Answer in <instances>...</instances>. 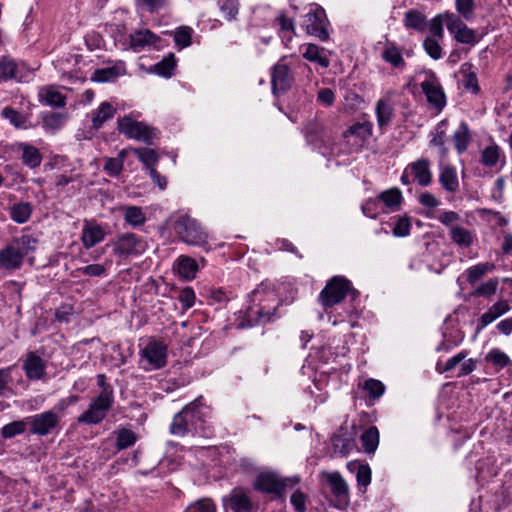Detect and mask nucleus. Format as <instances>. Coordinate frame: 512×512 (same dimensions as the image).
<instances>
[{"label": "nucleus", "instance_id": "obj_1", "mask_svg": "<svg viewBox=\"0 0 512 512\" xmlns=\"http://www.w3.org/2000/svg\"><path fill=\"white\" fill-rule=\"evenodd\" d=\"M253 301L258 300V304L249 306L247 310V318L250 326L257 324H266L272 322L279 306V301L274 292L263 294L259 290L252 293Z\"/></svg>", "mask_w": 512, "mask_h": 512}, {"label": "nucleus", "instance_id": "obj_2", "mask_svg": "<svg viewBox=\"0 0 512 512\" xmlns=\"http://www.w3.org/2000/svg\"><path fill=\"white\" fill-rule=\"evenodd\" d=\"M354 298L358 292L352 287L351 281L344 276H333L326 282V285L319 293L318 301L327 310L341 303L348 294Z\"/></svg>", "mask_w": 512, "mask_h": 512}, {"label": "nucleus", "instance_id": "obj_3", "mask_svg": "<svg viewBox=\"0 0 512 512\" xmlns=\"http://www.w3.org/2000/svg\"><path fill=\"white\" fill-rule=\"evenodd\" d=\"M172 227L179 239L186 244L194 246H205L207 244V234L202 230L199 223L187 214L179 215Z\"/></svg>", "mask_w": 512, "mask_h": 512}, {"label": "nucleus", "instance_id": "obj_4", "mask_svg": "<svg viewBox=\"0 0 512 512\" xmlns=\"http://www.w3.org/2000/svg\"><path fill=\"white\" fill-rule=\"evenodd\" d=\"M118 130L127 138L142 141L147 145H152L158 138V130L144 122L134 120L130 116H124L117 121Z\"/></svg>", "mask_w": 512, "mask_h": 512}, {"label": "nucleus", "instance_id": "obj_5", "mask_svg": "<svg viewBox=\"0 0 512 512\" xmlns=\"http://www.w3.org/2000/svg\"><path fill=\"white\" fill-rule=\"evenodd\" d=\"M114 255L118 257H128L130 255H140L147 248L146 242L135 233H122L111 241Z\"/></svg>", "mask_w": 512, "mask_h": 512}, {"label": "nucleus", "instance_id": "obj_6", "mask_svg": "<svg viewBox=\"0 0 512 512\" xmlns=\"http://www.w3.org/2000/svg\"><path fill=\"white\" fill-rule=\"evenodd\" d=\"M328 20L325 10L320 6H315L314 9L309 11L303 19L302 28L308 35L317 37L321 41L329 39V32L327 30Z\"/></svg>", "mask_w": 512, "mask_h": 512}, {"label": "nucleus", "instance_id": "obj_7", "mask_svg": "<svg viewBox=\"0 0 512 512\" xmlns=\"http://www.w3.org/2000/svg\"><path fill=\"white\" fill-rule=\"evenodd\" d=\"M420 87L426 96L427 102L438 112H441L446 106V95L435 72H427L426 78L421 82Z\"/></svg>", "mask_w": 512, "mask_h": 512}, {"label": "nucleus", "instance_id": "obj_8", "mask_svg": "<svg viewBox=\"0 0 512 512\" xmlns=\"http://www.w3.org/2000/svg\"><path fill=\"white\" fill-rule=\"evenodd\" d=\"M29 431L33 435L47 436L55 430L60 423V415L54 410L28 416Z\"/></svg>", "mask_w": 512, "mask_h": 512}, {"label": "nucleus", "instance_id": "obj_9", "mask_svg": "<svg viewBox=\"0 0 512 512\" xmlns=\"http://www.w3.org/2000/svg\"><path fill=\"white\" fill-rule=\"evenodd\" d=\"M445 24L448 31L454 35L457 42L474 45L478 42L475 31L469 28L459 17L447 13Z\"/></svg>", "mask_w": 512, "mask_h": 512}, {"label": "nucleus", "instance_id": "obj_10", "mask_svg": "<svg viewBox=\"0 0 512 512\" xmlns=\"http://www.w3.org/2000/svg\"><path fill=\"white\" fill-rule=\"evenodd\" d=\"M285 57L281 58L272 68L271 85L274 95L288 91L293 83V76L290 68L284 63Z\"/></svg>", "mask_w": 512, "mask_h": 512}, {"label": "nucleus", "instance_id": "obj_11", "mask_svg": "<svg viewBox=\"0 0 512 512\" xmlns=\"http://www.w3.org/2000/svg\"><path fill=\"white\" fill-rule=\"evenodd\" d=\"M167 345L162 341L150 339L142 349V357L153 369H161L167 363Z\"/></svg>", "mask_w": 512, "mask_h": 512}, {"label": "nucleus", "instance_id": "obj_12", "mask_svg": "<svg viewBox=\"0 0 512 512\" xmlns=\"http://www.w3.org/2000/svg\"><path fill=\"white\" fill-rule=\"evenodd\" d=\"M372 134V124L370 122L355 123L343 132V138L349 145V152L358 151L364 142Z\"/></svg>", "mask_w": 512, "mask_h": 512}, {"label": "nucleus", "instance_id": "obj_13", "mask_svg": "<svg viewBox=\"0 0 512 512\" xmlns=\"http://www.w3.org/2000/svg\"><path fill=\"white\" fill-rule=\"evenodd\" d=\"M327 482L330 485L331 493L336 499L335 507L345 509L349 506V487L339 472L325 473Z\"/></svg>", "mask_w": 512, "mask_h": 512}, {"label": "nucleus", "instance_id": "obj_14", "mask_svg": "<svg viewBox=\"0 0 512 512\" xmlns=\"http://www.w3.org/2000/svg\"><path fill=\"white\" fill-rule=\"evenodd\" d=\"M184 407H191L190 413H188L187 416L192 417L198 432L200 431L204 435H207L210 432V427L207 425V419L210 416V408L203 403V397L199 396Z\"/></svg>", "mask_w": 512, "mask_h": 512}, {"label": "nucleus", "instance_id": "obj_15", "mask_svg": "<svg viewBox=\"0 0 512 512\" xmlns=\"http://www.w3.org/2000/svg\"><path fill=\"white\" fill-rule=\"evenodd\" d=\"M107 234L108 232L101 224L95 221L84 220L81 241L86 249H91L101 243Z\"/></svg>", "mask_w": 512, "mask_h": 512}, {"label": "nucleus", "instance_id": "obj_16", "mask_svg": "<svg viewBox=\"0 0 512 512\" xmlns=\"http://www.w3.org/2000/svg\"><path fill=\"white\" fill-rule=\"evenodd\" d=\"M254 489L279 498L283 497V484H281L280 478L272 472L260 473L254 482Z\"/></svg>", "mask_w": 512, "mask_h": 512}, {"label": "nucleus", "instance_id": "obj_17", "mask_svg": "<svg viewBox=\"0 0 512 512\" xmlns=\"http://www.w3.org/2000/svg\"><path fill=\"white\" fill-rule=\"evenodd\" d=\"M23 370L29 380H40L46 373L44 360L34 352H29L23 363Z\"/></svg>", "mask_w": 512, "mask_h": 512}, {"label": "nucleus", "instance_id": "obj_18", "mask_svg": "<svg viewBox=\"0 0 512 512\" xmlns=\"http://www.w3.org/2000/svg\"><path fill=\"white\" fill-rule=\"evenodd\" d=\"M413 180L420 186H429L432 182V173L430 169V161L426 158H421L408 165Z\"/></svg>", "mask_w": 512, "mask_h": 512}, {"label": "nucleus", "instance_id": "obj_19", "mask_svg": "<svg viewBox=\"0 0 512 512\" xmlns=\"http://www.w3.org/2000/svg\"><path fill=\"white\" fill-rule=\"evenodd\" d=\"M23 257L12 243L0 251V267L5 270L19 269L23 263Z\"/></svg>", "mask_w": 512, "mask_h": 512}, {"label": "nucleus", "instance_id": "obj_20", "mask_svg": "<svg viewBox=\"0 0 512 512\" xmlns=\"http://www.w3.org/2000/svg\"><path fill=\"white\" fill-rule=\"evenodd\" d=\"M191 407H183L182 410L176 413L169 426V432L178 437H184L191 433V423L187 422L186 418L190 413Z\"/></svg>", "mask_w": 512, "mask_h": 512}, {"label": "nucleus", "instance_id": "obj_21", "mask_svg": "<svg viewBox=\"0 0 512 512\" xmlns=\"http://www.w3.org/2000/svg\"><path fill=\"white\" fill-rule=\"evenodd\" d=\"M160 40V37L149 29L137 30L130 35V48L135 51H141L148 45H153Z\"/></svg>", "mask_w": 512, "mask_h": 512}, {"label": "nucleus", "instance_id": "obj_22", "mask_svg": "<svg viewBox=\"0 0 512 512\" xmlns=\"http://www.w3.org/2000/svg\"><path fill=\"white\" fill-rule=\"evenodd\" d=\"M39 100L42 104L61 108L66 105V96L55 86H44L39 90Z\"/></svg>", "mask_w": 512, "mask_h": 512}, {"label": "nucleus", "instance_id": "obj_23", "mask_svg": "<svg viewBox=\"0 0 512 512\" xmlns=\"http://www.w3.org/2000/svg\"><path fill=\"white\" fill-rule=\"evenodd\" d=\"M116 108L109 102H102L99 107L91 112L92 128L100 129L103 124L112 119L116 114Z\"/></svg>", "mask_w": 512, "mask_h": 512}, {"label": "nucleus", "instance_id": "obj_24", "mask_svg": "<svg viewBox=\"0 0 512 512\" xmlns=\"http://www.w3.org/2000/svg\"><path fill=\"white\" fill-rule=\"evenodd\" d=\"M403 25L406 29L425 32L428 27V20L419 10L410 9L404 14Z\"/></svg>", "mask_w": 512, "mask_h": 512}, {"label": "nucleus", "instance_id": "obj_25", "mask_svg": "<svg viewBox=\"0 0 512 512\" xmlns=\"http://www.w3.org/2000/svg\"><path fill=\"white\" fill-rule=\"evenodd\" d=\"M439 183L445 191L455 193L459 189V180L456 169L450 165L441 167Z\"/></svg>", "mask_w": 512, "mask_h": 512}, {"label": "nucleus", "instance_id": "obj_26", "mask_svg": "<svg viewBox=\"0 0 512 512\" xmlns=\"http://www.w3.org/2000/svg\"><path fill=\"white\" fill-rule=\"evenodd\" d=\"M480 162L486 167H494L501 162L502 167L505 164V155L497 144L492 143L482 150Z\"/></svg>", "mask_w": 512, "mask_h": 512}, {"label": "nucleus", "instance_id": "obj_27", "mask_svg": "<svg viewBox=\"0 0 512 512\" xmlns=\"http://www.w3.org/2000/svg\"><path fill=\"white\" fill-rule=\"evenodd\" d=\"M509 309L510 306L506 301L496 302L488 309V311L482 314L477 330H482L484 327H486L487 325L495 321L497 318L508 312Z\"/></svg>", "mask_w": 512, "mask_h": 512}, {"label": "nucleus", "instance_id": "obj_28", "mask_svg": "<svg viewBox=\"0 0 512 512\" xmlns=\"http://www.w3.org/2000/svg\"><path fill=\"white\" fill-rule=\"evenodd\" d=\"M302 56L307 61L317 63L322 68H328L330 65V60L325 54V49L313 43L305 45Z\"/></svg>", "mask_w": 512, "mask_h": 512}, {"label": "nucleus", "instance_id": "obj_29", "mask_svg": "<svg viewBox=\"0 0 512 512\" xmlns=\"http://www.w3.org/2000/svg\"><path fill=\"white\" fill-rule=\"evenodd\" d=\"M382 58L385 62L391 64L394 68L404 69L406 66L400 49L393 42H387L382 52Z\"/></svg>", "mask_w": 512, "mask_h": 512}, {"label": "nucleus", "instance_id": "obj_30", "mask_svg": "<svg viewBox=\"0 0 512 512\" xmlns=\"http://www.w3.org/2000/svg\"><path fill=\"white\" fill-rule=\"evenodd\" d=\"M19 148L22 151L21 160L23 164L32 169L40 166L42 155L36 147L21 143L19 144Z\"/></svg>", "mask_w": 512, "mask_h": 512}, {"label": "nucleus", "instance_id": "obj_31", "mask_svg": "<svg viewBox=\"0 0 512 512\" xmlns=\"http://www.w3.org/2000/svg\"><path fill=\"white\" fill-rule=\"evenodd\" d=\"M449 234L451 240L459 247L468 248L474 242L473 233L461 226H452Z\"/></svg>", "mask_w": 512, "mask_h": 512}, {"label": "nucleus", "instance_id": "obj_32", "mask_svg": "<svg viewBox=\"0 0 512 512\" xmlns=\"http://www.w3.org/2000/svg\"><path fill=\"white\" fill-rule=\"evenodd\" d=\"M471 140L469 127L466 122H461L458 129L453 134L455 149L459 154L465 152Z\"/></svg>", "mask_w": 512, "mask_h": 512}, {"label": "nucleus", "instance_id": "obj_33", "mask_svg": "<svg viewBox=\"0 0 512 512\" xmlns=\"http://www.w3.org/2000/svg\"><path fill=\"white\" fill-rule=\"evenodd\" d=\"M177 271L183 278L192 280L198 271V264L189 256H180L177 260Z\"/></svg>", "mask_w": 512, "mask_h": 512}, {"label": "nucleus", "instance_id": "obj_34", "mask_svg": "<svg viewBox=\"0 0 512 512\" xmlns=\"http://www.w3.org/2000/svg\"><path fill=\"white\" fill-rule=\"evenodd\" d=\"M360 441L364 451L367 454L374 453L379 445V431L376 426H371L366 429L361 437Z\"/></svg>", "mask_w": 512, "mask_h": 512}, {"label": "nucleus", "instance_id": "obj_35", "mask_svg": "<svg viewBox=\"0 0 512 512\" xmlns=\"http://www.w3.org/2000/svg\"><path fill=\"white\" fill-rule=\"evenodd\" d=\"M228 506L234 512H251L253 504L244 493L234 492L228 499Z\"/></svg>", "mask_w": 512, "mask_h": 512}, {"label": "nucleus", "instance_id": "obj_36", "mask_svg": "<svg viewBox=\"0 0 512 512\" xmlns=\"http://www.w3.org/2000/svg\"><path fill=\"white\" fill-rule=\"evenodd\" d=\"M124 220L132 227H140L145 224L147 218L143 209L139 206L124 207Z\"/></svg>", "mask_w": 512, "mask_h": 512}, {"label": "nucleus", "instance_id": "obj_37", "mask_svg": "<svg viewBox=\"0 0 512 512\" xmlns=\"http://www.w3.org/2000/svg\"><path fill=\"white\" fill-rule=\"evenodd\" d=\"M27 426H29V423L28 418L26 417L24 419L16 420L4 425L1 428L0 433L2 438L10 439L17 435L23 434L26 431Z\"/></svg>", "mask_w": 512, "mask_h": 512}, {"label": "nucleus", "instance_id": "obj_38", "mask_svg": "<svg viewBox=\"0 0 512 512\" xmlns=\"http://www.w3.org/2000/svg\"><path fill=\"white\" fill-rule=\"evenodd\" d=\"M376 116L380 128H383L391 123L393 117V108L388 103V101L384 99L378 100L376 104Z\"/></svg>", "mask_w": 512, "mask_h": 512}, {"label": "nucleus", "instance_id": "obj_39", "mask_svg": "<svg viewBox=\"0 0 512 512\" xmlns=\"http://www.w3.org/2000/svg\"><path fill=\"white\" fill-rule=\"evenodd\" d=\"M11 243L24 258L29 253L36 250L38 241L32 235H22L21 237L13 240Z\"/></svg>", "mask_w": 512, "mask_h": 512}, {"label": "nucleus", "instance_id": "obj_40", "mask_svg": "<svg viewBox=\"0 0 512 512\" xmlns=\"http://www.w3.org/2000/svg\"><path fill=\"white\" fill-rule=\"evenodd\" d=\"M176 67V60L173 53H169L161 61L156 63L153 67L154 73L159 76L170 78L173 75V71Z\"/></svg>", "mask_w": 512, "mask_h": 512}, {"label": "nucleus", "instance_id": "obj_41", "mask_svg": "<svg viewBox=\"0 0 512 512\" xmlns=\"http://www.w3.org/2000/svg\"><path fill=\"white\" fill-rule=\"evenodd\" d=\"M133 153L138 157L144 166L150 171L155 169V166L159 160L158 153L151 148H135Z\"/></svg>", "mask_w": 512, "mask_h": 512}, {"label": "nucleus", "instance_id": "obj_42", "mask_svg": "<svg viewBox=\"0 0 512 512\" xmlns=\"http://www.w3.org/2000/svg\"><path fill=\"white\" fill-rule=\"evenodd\" d=\"M32 213V207L28 202L15 204L10 209V217L16 223L22 224L29 220Z\"/></svg>", "mask_w": 512, "mask_h": 512}, {"label": "nucleus", "instance_id": "obj_43", "mask_svg": "<svg viewBox=\"0 0 512 512\" xmlns=\"http://www.w3.org/2000/svg\"><path fill=\"white\" fill-rule=\"evenodd\" d=\"M485 359L487 362L492 363L497 370H501L512 363L509 356L498 348L491 349Z\"/></svg>", "mask_w": 512, "mask_h": 512}, {"label": "nucleus", "instance_id": "obj_44", "mask_svg": "<svg viewBox=\"0 0 512 512\" xmlns=\"http://www.w3.org/2000/svg\"><path fill=\"white\" fill-rule=\"evenodd\" d=\"M360 386L373 400L379 399L385 392V385L380 380L373 378L367 379Z\"/></svg>", "mask_w": 512, "mask_h": 512}, {"label": "nucleus", "instance_id": "obj_45", "mask_svg": "<svg viewBox=\"0 0 512 512\" xmlns=\"http://www.w3.org/2000/svg\"><path fill=\"white\" fill-rule=\"evenodd\" d=\"M114 402V395H110V391L100 392L99 395L92 400L91 406L95 410L103 412L105 415L111 409Z\"/></svg>", "mask_w": 512, "mask_h": 512}, {"label": "nucleus", "instance_id": "obj_46", "mask_svg": "<svg viewBox=\"0 0 512 512\" xmlns=\"http://www.w3.org/2000/svg\"><path fill=\"white\" fill-rule=\"evenodd\" d=\"M468 352L463 350L448 359L445 363L438 361L436 371L440 374L452 371L458 364L466 359Z\"/></svg>", "mask_w": 512, "mask_h": 512}, {"label": "nucleus", "instance_id": "obj_47", "mask_svg": "<svg viewBox=\"0 0 512 512\" xmlns=\"http://www.w3.org/2000/svg\"><path fill=\"white\" fill-rule=\"evenodd\" d=\"M332 445L336 452L346 455L352 450L354 442L347 435L337 433L332 437Z\"/></svg>", "mask_w": 512, "mask_h": 512}, {"label": "nucleus", "instance_id": "obj_48", "mask_svg": "<svg viewBox=\"0 0 512 512\" xmlns=\"http://www.w3.org/2000/svg\"><path fill=\"white\" fill-rule=\"evenodd\" d=\"M378 200L383 202L386 207L394 209L400 205L402 201V194L399 189L393 188L382 192L378 196Z\"/></svg>", "mask_w": 512, "mask_h": 512}, {"label": "nucleus", "instance_id": "obj_49", "mask_svg": "<svg viewBox=\"0 0 512 512\" xmlns=\"http://www.w3.org/2000/svg\"><path fill=\"white\" fill-rule=\"evenodd\" d=\"M126 153L124 150L120 151L117 157L108 158L104 164V170L110 176H118L123 169V162Z\"/></svg>", "mask_w": 512, "mask_h": 512}, {"label": "nucleus", "instance_id": "obj_50", "mask_svg": "<svg viewBox=\"0 0 512 512\" xmlns=\"http://www.w3.org/2000/svg\"><path fill=\"white\" fill-rule=\"evenodd\" d=\"M137 441V435L129 429H120L117 432L116 447L118 450H123L131 447Z\"/></svg>", "mask_w": 512, "mask_h": 512}, {"label": "nucleus", "instance_id": "obj_51", "mask_svg": "<svg viewBox=\"0 0 512 512\" xmlns=\"http://www.w3.org/2000/svg\"><path fill=\"white\" fill-rule=\"evenodd\" d=\"M193 29L189 26H181L174 32V42L179 48L191 45Z\"/></svg>", "mask_w": 512, "mask_h": 512}, {"label": "nucleus", "instance_id": "obj_52", "mask_svg": "<svg viewBox=\"0 0 512 512\" xmlns=\"http://www.w3.org/2000/svg\"><path fill=\"white\" fill-rule=\"evenodd\" d=\"M239 7L240 3L238 0H223L219 4L220 11L223 13L224 18L229 22L237 19Z\"/></svg>", "mask_w": 512, "mask_h": 512}, {"label": "nucleus", "instance_id": "obj_53", "mask_svg": "<svg viewBox=\"0 0 512 512\" xmlns=\"http://www.w3.org/2000/svg\"><path fill=\"white\" fill-rule=\"evenodd\" d=\"M105 417L106 415L103 412L95 410L94 406L89 405L88 409L78 417L77 421L78 423L96 425Z\"/></svg>", "mask_w": 512, "mask_h": 512}, {"label": "nucleus", "instance_id": "obj_54", "mask_svg": "<svg viewBox=\"0 0 512 512\" xmlns=\"http://www.w3.org/2000/svg\"><path fill=\"white\" fill-rule=\"evenodd\" d=\"M169 0H135L137 8L150 14L157 13L168 5Z\"/></svg>", "mask_w": 512, "mask_h": 512}, {"label": "nucleus", "instance_id": "obj_55", "mask_svg": "<svg viewBox=\"0 0 512 512\" xmlns=\"http://www.w3.org/2000/svg\"><path fill=\"white\" fill-rule=\"evenodd\" d=\"M465 66H467V64H464L461 69V74L463 75V80H462L463 87L466 90H470L471 92L476 94L480 90L479 85H478L477 75L475 72L470 70L471 65L468 66L469 71L464 69Z\"/></svg>", "mask_w": 512, "mask_h": 512}, {"label": "nucleus", "instance_id": "obj_56", "mask_svg": "<svg viewBox=\"0 0 512 512\" xmlns=\"http://www.w3.org/2000/svg\"><path fill=\"white\" fill-rule=\"evenodd\" d=\"M18 67L17 64L10 59L4 58L0 61V79L9 80L17 78Z\"/></svg>", "mask_w": 512, "mask_h": 512}, {"label": "nucleus", "instance_id": "obj_57", "mask_svg": "<svg viewBox=\"0 0 512 512\" xmlns=\"http://www.w3.org/2000/svg\"><path fill=\"white\" fill-rule=\"evenodd\" d=\"M423 48L425 52L434 60L442 57V47L438 40L434 37H426L423 41Z\"/></svg>", "mask_w": 512, "mask_h": 512}, {"label": "nucleus", "instance_id": "obj_58", "mask_svg": "<svg viewBox=\"0 0 512 512\" xmlns=\"http://www.w3.org/2000/svg\"><path fill=\"white\" fill-rule=\"evenodd\" d=\"M117 76V69L115 67H108L95 70L91 75V80L94 82L104 83L115 79Z\"/></svg>", "mask_w": 512, "mask_h": 512}, {"label": "nucleus", "instance_id": "obj_59", "mask_svg": "<svg viewBox=\"0 0 512 512\" xmlns=\"http://www.w3.org/2000/svg\"><path fill=\"white\" fill-rule=\"evenodd\" d=\"M185 512H216V505L211 499L203 498L189 505Z\"/></svg>", "mask_w": 512, "mask_h": 512}, {"label": "nucleus", "instance_id": "obj_60", "mask_svg": "<svg viewBox=\"0 0 512 512\" xmlns=\"http://www.w3.org/2000/svg\"><path fill=\"white\" fill-rule=\"evenodd\" d=\"M1 114L17 128L23 127L26 123V117L11 107H5Z\"/></svg>", "mask_w": 512, "mask_h": 512}, {"label": "nucleus", "instance_id": "obj_61", "mask_svg": "<svg viewBox=\"0 0 512 512\" xmlns=\"http://www.w3.org/2000/svg\"><path fill=\"white\" fill-rule=\"evenodd\" d=\"M446 14H439L435 16L430 22H428L429 31L434 36V38L442 39L444 36L443 24L445 23Z\"/></svg>", "mask_w": 512, "mask_h": 512}, {"label": "nucleus", "instance_id": "obj_62", "mask_svg": "<svg viewBox=\"0 0 512 512\" xmlns=\"http://www.w3.org/2000/svg\"><path fill=\"white\" fill-rule=\"evenodd\" d=\"M411 221L408 217H399L393 228V235L395 237H406L410 234Z\"/></svg>", "mask_w": 512, "mask_h": 512}, {"label": "nucleus", "instance_id": "obj_63", "mask_svg": "<svg viewBox=\"0 0 512 512\" xmlns=\"http://www.w3.org/2000/svg\"><path fill=\"white\" fill-rule=\"evenodd\" d=\"M498 288V280L497 279H489L488 281L479 285L473 292L475 296H484L488 297L496 293Z\"/></svg>", "mask_w": 512, "mask_h": 512}, {"label": "nucleus", "instance_id": "obj_64", "mask_svg": "<svg viewBox=\"0 0 512 512\" xmlns=\"http://www.w3.org/2000/svg\"><path fill=\"white\" fill-rule=\"evenodd\" d=\"M455 4L458 13L461 14L464 19L470 20L472 18L475 9L474 0H456Z\"/></svg>", "mask_w": 512, "mask_h": 512}]
</instances>
